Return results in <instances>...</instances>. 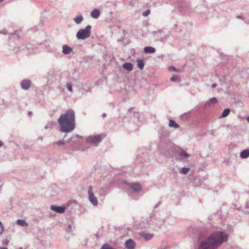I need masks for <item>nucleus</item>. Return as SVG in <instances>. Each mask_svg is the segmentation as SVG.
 <instances>
[{
  "label": "nucleus",
  "instance_id": "b1692460",
  "mask_svg": "<svg viewBox=\"0 0 249 249\" xmlns=\"http://www.w3.org/2000/svg\"><path fill=\"white\" fill-rule=\"evenodd\" d=\"M66 87H67V89L71 92H72V86H71V84L70 83H68L66 85Z\"/></svg>",
  "mask_w": 249,
  "mask_h": 249
},
{
  "label": "nucleus",
  "instance_id": "1a4fd4ad",
  "mask_svg": "<svg viewBox=\"0 0 249 249\" xmlns=\"http://www.w3.org/2000/svg\"><path fill=\"white\" fill-rule=\"evenodd\" d=\"M190 157V155L184 151L179 152L178 155L177 157V160L178 161H182L185 159Z\"/></svg>",
  "mask_w": 249,
  "mask_h": 249
},
{
  "label": "nucleus",
  "instance_id": "393cba45",
  "mask_svg": "<svg viewBox=\"0 0 249 249\" xmlns=\"http://www.w3.org/2000/svg\"><path fill=\"white\" fill-rule=\"evenodd\" d=\"M178 79V76L177 75H174L171 78L170 80L172 82L177 81Z\"/></svg>",
  "mask_w": 249,
  "mask_h": 249
},
{
  "label": "nucleus",
  "instance_id": "f257e3e1",
  "mask_svg": "<svg viewBox=\"0 0 249 249\" xmlns=\"http://www.w3.org/2000/svg\"><path fill=\"white\" fill-rule=\"evenodd\" d=\"M227 239L228 236L224 232L213 231L206 239L200 242L198 249H216Z\"/></svg>",
  "mask_w": 249,
  "mask_h": 249
},
{
  "label": "nucleus",
  "instance_id": "7c9ffc66",
  "mask_svg": "<svg viewBox=\"0 0 249 249\" xmlns=\"http://www.w3.org/2000/svg\"><path fill=\"white\" fill-rule=\"evenodd\" d=\"M75 136H76V138H82L83 137L82 136H80V135H79L78 134H76L75 135Z\"/></svg>",
  "mask_w": 249,
  "mask_h": 249
},
{
  "label": "nucleus",
  "instance_id": "412c9836",
  "mask_svg": "<svg viewBox=\"0 0 249 249\" xmlns=\"http://www.w3.org/2000/svg\"><path fill=\"white\" fill-rule=\"evenodd\" d=\"M230 109L229 108L225 109L222 112L221 117L224 118L227 117L230 114Z\"/></svg>",
  "mask_w": 249,
  "mask_h": 249
},
{
  "label": "nucleus",
  "instance_id": "58836bf2",
  "mask_svg": "<svg viewBox=\"0 0 249 249\" xmlns=\"http://www.w3.org/2000/svg\"><path fill=\"white\" fill-rule=\"evenodd\" d=\"M247 121L249 122V116L247 118Z\"/></svg>",
  "mask_w": 249,
  "mask_h": 249
},
{
  "label": "nucleus",
  "instance_id": "e433bc0d",
  "mask_svg": "<svg viewBox=\"0 0 249 249\" xmlns=\"http://www.w3.org/2000/svg\"><path fill=\"white\" fill-rule=\"evenodd\" d=\"M0 249H8L7 248L0 247Z\"/></svg>",
  "mask_w": 249,
  "mask_h": 249
},
{
  "label": "nucleus",
  "instance_id": "72a5a7b5",
  "mask_svg": "<svg viewBox=\"0 0 249 249\" xmlns=\"http://www.w3.org/2000/svg\"><path fill=\"white\" fill-rule=\"evenodd\" d=\"M0 227L1 230V231H4V227H3V225H2V226H0Z\"/></svg>",
  "mask_w": 249,
  "mask_h": 249
},
{
  "label": "nucleus",
  "instance_id": "79ce46f5",
  "mask_svg": "<svg viewBox=\"0 0 249 249\" xmlns=\"http://www.w3.org/2000/svg\"><path fill=\"white\" fill-rule=\"evenodd\" d=\"M71 225L70 224L69 225V229H71Z\"/></svg>",
  "mask_w": 249,
  "mask_h": 249
},
{
  "label": "nucleus",
  "instance_id": "f3484780",
  "mask_svg": "<svg viewBox=\"0 0 249 249\" xmlns=\"http://www.w3.org/2000/svg\"><path fill=\"white\" fill-rule=\"evenodd\" d=\"M144 52L145 53H153L156 52V49L152 47H145L144 48Z\"/></svg>",
  "mask_w": 249,
  "mask_h": 249
},
{
  "label": "nucleus",
  "instance_id": "20e7f679",
  "mask_svg": "<svg viewBox=\"0 0 249 249\" xmlns=\"http://www.w3.org/2000/svg\"><path fill=\"white\" fill-rule=\"evenodd\" d=\"M104 138L103 135H90L87 137L86 142L88 144L97 146Z\"/></svg>",
  "mask_w": 249,
  "mask_h": 249
},
{
  "label": "nucleus",
  "instance_id": "aec40b11",
  "mask_svg": "<svg viewBox=\"0 0 249 249\" xmlns=\"http://www.w3.org/2000/svg\"><path fill=\"white\" fill-rule=\"evenodd\" d=\"M169 126L170 127H173L174 128H178L179 127L178 124L174 121L170 120L169 122Z\"/></svg>",
  "mask_w": 249,
  "mask_h": 249
},
{
  "label": "nucleus",
  "instance_id": "4c0bfd02",
  "mask_svg": "<svg viewBox=\"0 0 249 249\" xmlns=\"http://www.w3.org/2000/svg\"><path fill=\"white\" fill-rule=\"evenodd\" d=\"M49 127V126H48V125H46V126H45V129H48Z\"/></svg>",
  "mask_w": 249,
  "mask_h": 249
},
{
  "label": "nucleus",
  "instance_id": "a878e982",
  "mask_svg": "<svg viewBox=\"0 0 249 249\" xmlns=\"http://www.w3.org/2000/svg\"><path fill=\"white\" fill-rule=\"evenodd\" d=\"M66 143V142L63 140H60L58 142H56V143L58 145H63L65 144Z\"/></svg>",
  "mask_w": 249,
  "mask_h": 249
},
{
  "label": "nucleus",
  "instance_id": "dca6fc26",
  "mask_svg": "<svg viewBox=\"0 0 249 249\" xmlns=\"http://www.w3.org/2000/svg\"><path fill=\"white\" fill-rule=\"evenodd\" d=\"M142 237L146 241H148L152 239L153 237V234L149 233L143 232L141 234Z\"/></svg>",
  "mask_w": 249,
  "mask_h": 249
},
{
  "label": "nucleus",
  "instance_id": "6e6552de",
  "mask_svg": "<svg viewBox=\"0 0 249 249\" xmlns=\"http://www.w3.org/2000/svg\"><path fill=\"white\" fill-rule=\"evenodd\" d=\"M124 245L125 248L126 249H134L136 247L135 243L131 239L126 240L125 242Z\"/></svg>",
  "mask_w": 249,
  "mask_h": 249
},
{
  "label": "nucleus",
  "instance_id": "7ed1b4c3",
  "mask_svg": "<svg viewBox=\"0 0 249 249\" xmlns=\"http://www.w3.org/2000/svg\"><path fill=\"white\" fill-rule=\"evenodd\" d=\"M91 26L89 25L85 29H80L76 34V37L78 39L85 40L90 37Z\"/></svg>",
  "mask_w": 249,
  "mask_h": 249
},
{
  "label": "nucleus",
  "instance_id": "f8f14e48",
  "mask_svg": "<svg viewBox=\"0 0 249 249\" xmlns=\"http://www.w3.org/2000/svg\"><path fill=\"white\" fill-rule=\"evenodd\" d=\"M130 187L135 192H139L142 189L141 184L138 183L131 184Z\"/></svg>",
  "mask_w": 249,
  "mask_h": 249
},
{
  "label": "nucleus",
  "instance_id": "2eb2a0df",
  "mask_svg": "<svg viewBox=\"0 0 249 249\" xmlns=\"http://www.w3.org/2000/svg\"><path fill=\"white\" fill-rule=\"evenodd\" d=\"M240 156L242 159H246L249 157V149H245L241 152Z\"/></svg>",
  "mask_w": 249,
  "mask_h": 249
},
{
  "label": "nucleus",
  "instance_id": "c756f323",
  "mask_svg": "<svg viewBox=\"0 0 249 249\" xmlns=\"http://www.w3.org/2000/svg\"><path fill=\"white\" fill-rule=\"evenodd\" d=\"M72 140V138H70L68 139L67 141H65L66 142H70Z\"/></svg>",
  "mask_w": 249,
  "mask_h": 249
},
{
  "label": "nucleus",
  "instance_id": "0eeeda50",
  "mask_svg": "<svg viewBox=\"0 0 249 249\" xmlns=\"http://www.w3.org/2000/svg\"><path fill=\"white\" fill-rule=\"evenodd\" d=\"M31 82L30 80L25 79L22 81L20 83L21 88L24 90H28L31 87Z\"/></svg>",
  "mask_w": 249,
  "mask_h": 249
},
{
  "label": "nucleus",
  "instance_id": "9d476101",
  "mask_svg": "<svg viewBox=\"0 0 249 249\" xmlns=\"http://www.w3.org/2000/svg\"><path fill=\"white\" fill-rule=\"evenodd\" d=\"M62 53L65 55H69L73 52L72 49L68 45H63L62 46Z\"/></svg>",
  "mask_w": 249,
  "mask_h": 249
},
{
  "label": "nucleus",
  "instance_id": "4468645a",
  "mask_svg": "<svg viewBox=\"0 0 249 249\" xmlns=\"http://www.w3.org/2000/svg\"><path fill=\"white\" fill-rule=\"evenodd\" d=\"M133 67L132 64L129 62L124 63L123 65V68L128 71H131L133 70Z\"/></svg>",
  "mask_w": 249,
  "mask_h": 249
},
{
  "label": "nucleus",
  "instance_id": "bb28decb",
  "mask_svg": "<svg viewBox=\"0 0 249 249\" xmlns=\"http://www.w3.org/2000/svg\"><path fill=\"white\" fill-rule=\"evenodd\" d=\"M9 243V240L7 239H3L2 244L4 246H7Z\"/></svg>",
  "mask_w": 249,
  "mask_h": 249
},
{
  "label": "nucleus",
  "instance_id": "6ab92c4d",
  "mask_svg": "<svg viewBox=\"0 0 249 249\" xmlns=\"http://www.w3.org/2000/svg\"><path fill=\"white\" fill-rule=\"evenodd\" d=\"M17 224L18 225L22 227H27L28 225L24 220L20 219H19L17 221Z\"/></svg>",
  "mask_w": 249,
  "mask_h": 249
},
{
  "label": "nucleus",
  "instance_id": "a19ab883",
  "mask_svg": "<svg viewBox=\"0 0 249 249\" xmlns=\"http://www.w3.org/2000/svg\"><path fill=\"white\" fill-rule=\"evenodd\" d=\"M2 223H1V222L0 221V226H2Z\"/></svg>",
  "mask_w": 249,
  "mask_h": 249
},
{
  "label": "nucleus",
  "instance_id": "37998d69",
  "mask_svg": "<svg viewBox=\"0 0 249 249\" xmlns=\"http://www.w3.org/2000/svg\"><path fill=\"white\" fill-rule=\"evenodd\" d=\"M3 231H1L0 232V235H1V234L3 233Z\"/></svg>",
  "mask_w": 249,
  "mask_h": 249
},
{
  "label": "nucleus",
  "instance_id": "cd10ccee",
  "mask_svg": "<svg viewBox=\"0 0 249 249\" xmlns=\"http://www.w3.org/2000/svg\"><path fill=\"white\" fill-rule=\"evenodd\" d=\"M149 13H150V10H147L143 13L142 15L144 17H146L149 14Z\"/></svg>",
  "mask_w": 249,
  "mask_h": 249
},
{
  "label": "nucleus",
  "instance_id": "c9c22d12",
  "mask_svg": "<svg viewBox=\"0 0 249 249\" xmlns=\"http://www.w3.org/2000/svg\"><path fill=\"white\" fill-rule=\"evenodd\" d=\"M102 116H103V117H104H104H106V113H103V114H102Z\"/></svg>",
  "mask_w": 249,
  "mask_h": 249
},
{
  "label": "nucleus",
  "instance_id": "4be33fe9",
  "mask_svg": "<svg viewBox=\"0 0 249 249\" xmlns=\"http://www.w3.org/2000/svg\"><path fill=\"white\" fill-rule=\"evenodd\" d=\"M189 170H190V169L189 168L182 167L181 169V170L180 171V173L182 174L185 175V174H187L189 172Z\"/></svg>",
  "mask_w": 249,
  "mask_h": 249
},
{
  "label": "nucleus",
  "instance_id": "473e14b6",
  "mask_svg": "<svg viewBox=\"0 0 249 249\" xmlns=\"http://www.w3.org/2000/svg\"><path fill=\"white\" fill-rule=\"evenodd\" d=\"M216 86H217V85L216 84H213L212 85V88H215L216 87Z\"/></svg>",
  "mask_w": 249,
  "mask_h": 249
},
{
  "label": "nucleus",
  "instance_id": "ea45409f",
  "mask_svg": "<svg viewBox=\"0 0 249 249\" xmlns=\"http://www.w3.org/2000/svg\"><path fill=\"white\" fill-rule=\"evenodd\" d=\"M237 18H242V17L240 16H237Z\"/></svg>",
  "mask_w": 249,
  "mask_h": 249
},
{
  "label": "nucleus",
  "instance_id": "f704fd0d",
  "mask_svg": "<svg viewBox=\"0 0 249 249\" xmlns=\"http://www.w3.org/2000/svg\"><path fill=\"white\" fill-rule=\"evenodd\" d=\"M2 145H3L2 142L1 141H0V147H1L2 146Z\"/></svg>",
  "mask_w": 249,
  "mask_h": 249
},
{
  "label": "nucleus",
  "instance_id": "9b49d317",
  "mask_svg": "<svg viewBox=\"0 0 249 249\" xmlns=\"http://www.w3.org/2000/svg\"><path fill=\"white\" fill-rule=\"evenodd\" d=\"M84 20V18L81 13H78L77 15L73 18L74 21L77 24H80Z\"/></svg>",
  "mask_w": 249,
  "mask_h": 249
},
{
  "label": "nucleus",
  "instance_id": "c03bdc74",
  "mask_svg": "<svg viewBox=\"0 0 249 249\" xmlns=\"http://www.w3.org/2000/svg\"><path fill=\"white\" fill-rule=\"evenodd\" d=\"M29 114L30 115H31V114H32V112H29Z\"/></svg>",
  "mask_w": 249,
  "mask_h": 249
},
{
  "label": "nucleus",
  "instance_id": "ddd939ff",
  "mask_svg": "<svg viewBox=\"0 0 249 249\" xmlns=\"http://www.w3.org/2000/svg\"><path fill=\"white\" fill-rule=\"evenodd\" d=\"M100 15V12L98 9H95L92 10L90 13V16L95 19L98 18Z\"/></svg>",
  "mask_w": 249,
  "mask_h": 249
},
{
  "label": "nucleus",
  "instance_id": "423d86ee",
  "mask_svg": "<svg viewBox=\"0 0 249 249\" xmlns=\"http://www.w3.org/2000/svg\"><path fill=\"white\" fill-rule=\"evenodd\" d=\"M51 209L56 213H62L64 212L66 208L64 206L52 205L51 206Z\"/></svg>",
  "mask_w": 249,
  "mask_h": 249
},
{
  "label": "nucleus",
  "instance_id": "c85d7f7f",
  "mask_svg": "<svg viewBox=\"0 0 249 249\" xmlns=\"http://www.w3.org/2000/svg\"><path fill=\"white\" fill-rule=\"evenodd\" d=\"M169 70L170 71H178L177 70V69L174 67L173 66H171L169 68Z\"/></svg>",
  "mask_w": 249,
  "mask_h": 249
},
{
  "label": "nucleus",
  "instance_id": "f03ea898",
  "mask_svg": "<svg viewBox=\"0 0 249 249\" xmlns=\"http://www.w3.org/2000/svg\"><path fill=\"white\" fill-rule=\"evenodd\" d=\"M75 112L72 109H68L65 113L61 115L58 120L60 131L68 133L73 130L75 127Z\"/></svg>",
  "mask_w": 249,
  "mask_h": 249
},
{
  "label": "nucleus",
  "instance_id": "a211bd4d",
  "mask_svg": "<svg viewBox=\"0 0 249 249\" xmlns=\"http://www.w3.org/2000/svg\"><path fill=\"white\" fill-rule=\"evenodd\" d=\"M218 102L217 99L215 97H213L209 99L206 103V106H209L210 104H216Z\"/></svg>",
  "mask_w": 249,
  "mask_h": 249
},
{
  "label": "nucleus",
  "instance_id": "39448f33",
  "mask_svg": "<svg viewBox=\"0 0 249 249\" xmlns=\"http://www.w3.org/2000/svg\"><path fill=\"white\" fill-rule=\"evenodd\" d=\"M88 194L89 196L88 198L90 202L94 206H96L98 205V200L97 197L94 196L92 187L90 186L89 188Z\"/></svg>",
  "mask_w": 249,
  "mask_h": 249
},
{
  "label": "nucleus",
  "instance_id": "2f4dec72",
  "mask_svg": "<svg viewBox=\"0 0 249 249\" xmlns=\"http://www.w3.org/2000/svg\"><path fill=\"white\" fill-rule=\"evenodd\" d=\"M124 38L122 37L121 39H118V41L119 42H123L124 41Z\"/></svg>",
  "mask_w": 249,
  "mask_h": 249
},
{
  "label": "nucleus",
  "instance_id": "5701e85b",
  "mask_svg": "<svg viewBox=\"0 0 249 249\" xmlns=\"http://www.w3.org/2000/svg\"><path fill=\"white\" fill-rule=\"evenodd\" d=\"M144 65L143 60H139L138 61V66L141 70H142L143 69Z\"/></svg>",
  "mask_w": 249,
  "mask_h": 249
}]
</instances>
